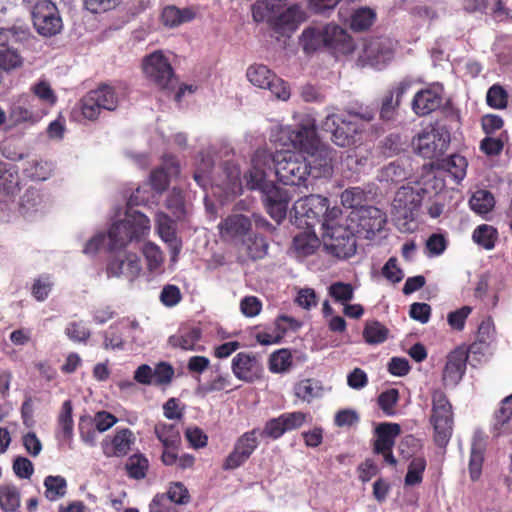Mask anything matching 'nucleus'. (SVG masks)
<instances>
[{"instance_id":"f257e3e1","label":"nucleus","mask_w":512,"mask_h":512,"mask_svg":"<svg viewBox=\"0 0 512 512\" xmlns=\"http://www.w3.org/2000/svg\"><path fill=\"white\" fill-rule=\"evenodd\" d=\"M316 129L315 119L305 115L294 127L283 130L293 148L308 155L310 174L315 179L332 175L334 158V150L320 141Z\"/></svg>"},{"instance_id":"f03ea898","label":"nucleus","mask_w":512,"mask_h":512,"mask_svg":"<svg viewBox=\"0 0 512 512\" xmlns=\"http://www.w3.org/2000/svg\"><path fill=\"white\" fill-rule=\"evenodd\" d=\"M33 39L28 27L0 28V68L11 71L20 68L24 59L20 48Z\"/></svg>"},{"instance_id":"7ed1b4c3","label":"nucleus","mask_w":512,"mask_h":512,"mask_svg":"<svg viewBox=\"0 0 512 512\" xmlns=\"http://www.w3.org/2000/svg\"><path fill=\"white\" fill-rule=\"evenodd\" d=\"M150 230L149 218L140 212L127 215L123 220L112 224L108 231L109 250L117 251L132 241H139Z\"/></svg>"},{"instance_id":"20e7f679","label":"nucleus","mask_w":512,"mask_h":512,"mask_svg":"<svg viewBox=\"0 0 512 512\" xmlns=\"http://www.w3.org/2000/svg\"><path fill=\"white\" fill-rule=\"evenodd\" d=\"M432 409L430 424L434 430V442L438 447H446L449 443L454 426L452 404L447 395L440 389H435L431 395Z\"/></svg>"},{"instance_id":"39448f33","label":"nucleus","mask_w":512,"mask_h":512,"mask_svg":"<svg viewBox=\"0 0 512 512\" xmlns=\"http://www.w3.org/2000/svg\"><path fill=\"white\" fill-rule=\"evenodd\" d=\"M309 161L301 153L276 152V175L285 185L300 186L311 176Z\"/></svg>"},{"instance_id":"423d86ee","label":"nucleus","mask_w":512,"mask_h":512,"mask_svg":"<svg viewBox=\"0 0 512 512\" xmlns=\"http://www.w3.org/2000/svg\"><path fill=\"white\" fill-rule=\"evenodd\" d=\"M248 189L261 192L264 207L274 221L280 224L286 218L289 203L292 200V195L287 189L267 180Z\"/></svg>"},{"instance_id":"0eeeda50","label":"nucleus","mask_w":512,"mask_h":512,"mask_svg":"<svg viewBox=\"0 0 512 512\" xmlns=\"http://www.w3.org/2000/svg\"><path fill=\"white\" fill-rule=\"evenodd\" d=\"M143 71L147 79L160 90L172 91L177 85V78L169 60L157 51L145 57Z\"/></svg>"},{"instance_id":"6e6552de","label":"nucleus","mask_w":512,"mask_h":512,"mask_svg":"<svg viewBox=\"0 0 512 512\" xmlns=\"http://www.w3.org/2000/svg\"><path fill=\"white\" fill-rule=\"evenodd\" d=\"M323 131L331 133V140L339 147H348L356 142V136L363 130L358 121L336 114L326 116L322 122Z\"/></svg>"},{"instance_id":"1a4fd4ad","label":"nucleus","mask_w":512,"mask_h":512,"mask_svg":"<svg viewBox=\"0 0 512 512\" xmlns=\"http://www.w3.org/2000/svg\"><path fill=\"white\" fill-rule=\"evenodd\" d=\"M248 80L256 87L268 89L277 99L287 100L290 87L283 79L263 64H254L247 69Z\"/></svg>"},{"instance_id":"9d476101","label":"nucleus","mask_w":512,"mask_h":512,"mask_svg":"<svg viewBox=\"0 0 512 512\" xmlns=\"http://www.w3.org/2000/svg\"><path fill=\"white\" fill-rule=\"evenodd\" d=\"M32 20L36 31L45 37L58 34L63 27L58 8L50 0H40L34 5Z\"/></svg>"},{"instance_id":"9b49d317","label":"nucleus","mask_w":512,"mask_h":512,"mask_svg":"<svg viewBox=\"0 0 512 512\" xmlns=\"http://www.w3.org/2000/svg\"><path fill=\"white\" fill-rule=\"evenodd\" d=\"M259 429L254 428L239 436L232 451L227 455L222 464L224 471H233L243 466L259 446Z\"/></svg>"},{"instance_id":"f8f14e48","label":"nucleus","mask_w":512,"mask_h":512,"mask_svg":"<svg viewBox=\"0 0 512 512\" xmlns=\"http://www.w3.org/2000/svg\"><path fill=\"white\" fill-rule=\"evenodd\" d=\"M325 247L336 257L346 259L356 253L354 232L348 226L329 227L323 232Z\"/></svg>"},{"instance_id":"ddd939ff","label":"nucleus","mask_w":512,"mask_h":512,"mask_svg":"<svg viewBox=\"0 0 512 512\" xmlns=\"http://www.w3.org/2000/svg\"><path fill=\"white\" fill-rule=\"evenodd\" d=\"M400 433L401 427L397 423L383 422L375 428L376 439L373 443V453L381 455L384 462L391 466L397 465L393 447Z\"/></svg>"},{"instance_id":"4468645a","label":"nucleus","mask_w":512,"mask_h":512,"mask_svg":"<svg viewBox=\"0 0 512 512\" xmlns=\"http://www.w3.org/2000/svg\"><path fill=\"white\" fill-rule=\"evenodd\" d=\"M154 434L163 447L161 462L165 466H171L175 461L174 451L180 449L182 444L179 425L159 421L154 426Z\"/></svg>"},{"instance_id":"2eb2a0df","label":"nucleus","mask_w":512,"mask_h":512,"mask_svg":"<svg viewBox=\"0 0 512 512\" xmlns=\"http://www.w3.org/2000/svg\"><path fill=\"white\" fill-rule=\"evenodd\" d=\"M449 135L432 128L420 133L413 141L414 149L423 158L433 159L444 154L449 146Z\"/></svg>"},{"instance_id":"dca6fc26","label":"nucleus","mask_w":512,"mask_h":512,"mask_svg":"<svg viewBox=\"0 0 512 512\" xmlns=\"http://www.w3.org/2000/svg\"><path fill=\"white\" fill-rule=\"evenodd\" d=\"M326 197L310 194L297 200L293 205V211L296 218H304L307 226H313L320 223L321 218L327 211Z\"/></svg>"},{"instance_id":"f3484780","label":"nucleus","mask_w":512,"mask_h":512,"mask_svg":"<svg viewBox=\"0 0 512 512\" xmlns=\"http://www.w3.org/2000/svg\"><path fill=\"white\" fill-rule=\"evenodd\" d=\"M276 168V153H271L265 148L255 151L251 159V168L244 174L247 188H254L259 183L266 181V170Z\"/></svg>"},{"instance_id":"a211bd4d","label":"nucleus","mask_w":512,"mask_h":512,"mask_svg":"<svg viewBox=\"0 0 512 512\" xmlns=\"http://www.w3.org/2000/svg\"><path fill=\"white\" fill-rule=\"evenodd\" d=\"M411 85L412 82L410 80L403 79L385 91L379 106V117L382 121H392L395 119L402 97L411 88Z\"/></svg>"},{"instance_id":"6ab92c4d","label":"nucleus","mask_w":512,"mask_h":512,"mask_svg":"<svg viewBox=\"0 0 512 512\" xmlns=\"http://www.w3.org/2000/svg\"><path fill=\"white\" fill-rule=\"evenodd\" d=\"M136 437L129 428H117L113 436L105 437L101 442L103 454L108 457H125L135 444Z\"/></svg>"},{"instance_id":"aec40b11","label":"nucleus","mask_w":512,"mask_h":512,"mask_svg":"<svg viewBox=\"0 0 512 512\" xmlns=\"http://www.w3.org/2000/svg\"><path fill=\"white\" fill-rule=\"evenodd\" d=\"M231 369L237 379L248 383L259 379L262 372L258 359L247 352H240L234 356Z\"/></svg>"},{"instance_id":"412c9836","label":"nucleus","mask_w":512,"mask_h":512,"mask_svg":"<svg viewBox=\"0 0 512 512\" xmlns=\"http://www.w3.org/2000/svg\"><path fill=\"white\" fill-rule=\"evenodd\" d=\"M443 100V86L432 85L418 91L412 101V109L418 116H426L441 106Z\"/></svg>"},{"instance_id":"4be33fe9","label":"nucleus","mask_w":512,"mask_h":512,"mask_svg":"<svg viewBox=\"0 0 512 512\" xmlns=\"http://www.w3.org/2000/svg\"><path fill=\"white\" fill-rule=\"evenodd\" d=\"M252 227L250 218L242 214H232L223 219L219 225V234L224 241L245 239Z\"/></svg>"},{"instance_id":"5701e85b","label":"nucleus","mask_w":512,"mask_h":512,"mask_svg":"<svg viewBox=\"0 0 512 512\" xmlns=\"http://www.w3.org/2000/svg\"><path fill=\"white\" fill-rule=\"evenodd\" d=\"M141 270V260L135 253H126L123 256H116L112 258L107 265V275L109 277H119L123 275L130 281L136 279Z\"/></svg>"},{"instance_id":"b1692460","label":"nucleus","mask_w":512,"mask_h":512,"mask_svg":"<svg viewBox=\"0 0 512 512\" xmlns=\"http://www.w3.org/2000/svg\"><path fill=\"white\" fill-rule=\"evenodd\" d=\"M393 56L391 48L380 38L371 39L365 43L360 59L367 65L380 69Z\"/></svg>"},{"instance_id":"393cba45","label":"nucleus","mask_w":512,"mask_h":512,"mask_svg":"<svg viewBox=\"0 0 512 512\" xmlns=\"http://www.w3.org/2000/svg\"><path fill=\"white\" fill-rule=\"evenodd\" d=\"M467 360L468 351L464 347H457L451 351L443 369V382L445 384H457L465 374Z\"/></svg>"},{"instance_id":"a878e982","label":"nucleus","mask_w":512,"mask_h":512,"mask_svg":"<svg viewBox=\"0 0 512 512\" xmlns=\"http://www.w3.org/2000/svg\"><path fill=\"white\" fill-rule=\"evenodd\" d=\"M326 34L325 48L334 53L348 54L353 50V40L351 36L340 26L328 24L324 27Z\"/></svg>"},{"instance_id":"bb28decb","label":"nucleus","mask_w":512,"mask_h":512,"mask_svg":"<svg viewBox=\"0 0 512 512\" xmlns=\"http://www.w3.org/2000/svg\"><path fill=\"white\" fill-rule=\"evenodd\" d=\"M358 228L366 233V237L380 232L385 224L386 217L382 211L376 207L369 206L362 208L357 212Z\"/></svg>"},{"instance_id":"cd10ccee","label":"nucleus","mask_w":512,"mask_h":512,"mask_svg":"<svg viewBox=\"0 0 512 512\" xmlns=\"http://www.w3.org/2000/svg\"><path fill=\"white\" fill-rule=\"evenodd\" d=\"M20 191L18 168L5 162H0V193L14 197Z\"/></svg>"},{"instance_id":"c85d7f7f","label":"nucleus","mask_w":512,"mask_h":512,"mask_svg":"<svg viewBox=\"0 0 512 512\" xmlns=\"http://www.w3.org/2000/svg\"><path fill=\"white\" fill-rule=\"evenodd\" d=\"M298 20L299 9L297 6H291L278 16L269 19V23L276 33L285 35L296 30Z\"/></svg>"},{"instance_id":"c756f323","label":"nucleus","mask_w":512,"mask_h":512,"mask_svg":"<svg viewBox=\"0 0 512 512\" xmlns=\"http://www.w3.org/2000/svg\"><path fill=\"white\" fill-rule=\"evenodd\" d=\"M32 102L33 100L28 101L27 105L25 103L13 105L9 112V119L13 124L36 123L46 114L44 110L34 109Z\"/></svg>"},{"instance_id":"7c9ffc66","label":"nucleus","mask_w":512,"mask_h":512,"mask_svg":"<svg viewBox=\"0 0 512 512\" xmlns=\"http://www.w3.org/2000/svg\"><path fill=\"white\" fill-rule=\"evenodd\" d=\"M195 16L196 12L190 7L181 9L171 5L163 9L161 18L165 26L173 28L192 21Z\"/></svg>"},{"instance_id":"2f4dec72","label":"nucleus","mask_w":512,"mask_h":512,"mask_svg":"<svg viewBox=\"0 0 512 512\" xmlns=\"http://www.w3.org/2000/svg\"><path fill=\"white\" fill-rule=\"evenodd\" d=\"M201 335L199 328L182 329L177 334L170 336L168 343L173 348L198 350L196 345L201 339Z\"/></svg>"},{"instance_id":"473e14b6","label":"nucleus","mask_w":512,"mask_h":512,"mask_svg":"<svg viewBox=\"0 0 512 512\" xmlns=\"http://www.w3.org/2000/svg\"><path fill=\"white\" fill-rule=\"evenodd\" d=\"M469 206L474 213L484 216L495 207L494 195L489 190L479 189L472 194Z\"/></svg>"},{"instance_id":"72a5a7b5","label":"nucleus","mask_w":512,"mask_h":512,"mask_svg":"<svg viewBox=\"0 0 512 512\" xmlns=\"http://www.w3.org/2000/svg\"><path fill=\"white\" fill-rule=\"evenodd\" d=\"M242 245L247 256L252 260L264 258L269 248L266 238L260 234H248V236L243 239Z\"/></svg>"},{"instance_id":"f704fd0d","label":"nucleus","mask_w":512,"mask_h":512,"mask_svg":"<svg viewBox=\"0 0 512 512\" xmlns=\"http://www.w3.org/2000/svg\"><path fill=\"white\" fill-rule=\"evenodd\" d=\"M88 94L96 98V102L102 110L114 111L118 105V97L113 87L107 84H101Z\"/></svg>"},{"instance_id":"c9c22d12","label":"nucleus","mask_w":512,"mask_h":512,"mask_svg":"<svg viewBox=\"0 0 512 512\" xmlns=\"http://www.w3.org/2000/svg\"><path fill=\"white\" fill-rule=\"evenodd\" d=\"M19 489L13 484L0 486V508L3 512H15L20 507Z\"/></svg>"},{"instance_id":"e433bc0d","label":"nucleus","mask_w":512,"mask_h":512,"mask_svg":"<svg viewBox=\"0 0 512 512\" xmlns=\"http://www.w3.org/2000/svg\"><path fill=\"white\" fill-rule=\"evenodd\" d=\"M326 34H324L323 28L310 27L303 31L301 37V43L303 49L307 53H312L320 48H325Z\"/></svg>"},{"instance_id":"4c0bfd02","label":"nucleus","mask_w":512,"mask_h":512,"mask_svg":"<svg viewBox=\"0 0 512 512\" xmlns=\"http://www.w3.org/2000/svg\"><path fill=\"white\" fill-rule=\"evenodd\" d=\"M322 385L320 381L307 378L299 381L294 386L295 396L302 401L310 403L321 395Z\"/></svg>"},{"instance_id":"58836bf2","label":"nucleus","mask_w":512,"mask_h":512,"mask_svg":"<svg viewBox=\"0 0 512 512\" xmlns=\"http://www.w3.org/2000/svg\"><path fill=\"white\" fill-rule=\"evenodd\" d=\"M472 239L484 249L491 250L498 240V231L491 225L481 224L474 229Z\"/></svg>"},{"instance_id":"ea45409f","label":"nucleus","mask_w":512,"mask_h":512,"mask_svg":"<svg viewBox=\"0 0 512 512\" xmlns=\"http://www.w3.org/2000/svg\"><path fill=\"white\" fill-rule=\"evenodd\" d=\"M484 463V448L480 443L474 441L471 446L468 472L472 482H476L481 478Z\"/></svg>"},{"instance_id":"a19ab883","label":"nucleus","mask_w":512,"mask_h":512,"mask_svg":"<svg viewBox=\"0 0 512 512\" xmlns=\"http://www.w3.org/2000/svg\"><path fill=\"white\" fill-rule=\"evenodd\" d=\"M376 19L375 12L367 7L356 9L350 18V28L355 32L369 29Z\"/></svg>"},{"instance_id":"79ce46f5","label":"nucleus","mask_w":512,"mask_h":512,"mask_svg":"<svg viewBox=\"0 0 512 512\" xmlns=\"http://www.w3.org/2000/svg\"><path fill=\"white\" fill-rule=\"evenodd\" d=\"M427 461L423 456L414 457L408 464L404 478L406 486H416L422 483Z\"/></svg>"},{"instance_id":"37998d69","label":"nucleus","mask_w":512,"mask_h":512,"mask_svg":"<svg viewBox=\"0 0 512 512\" xmlns=\"http://www.w3.org/2000/svg\"><path fill=\"white\" fill-rule=\"evenodd\" d=\"M45 496L50 501L62 498L66 494L67 482L62 476L49 475L44 480Z\"/></svg>"},{"instance_id":"c03bdc74","label":"nucleus","mask_w":512,"mask_h":512,"mask_svg":"<svg viewBox=\"0 0 512 512\" xmlns=\"http://www.w3.org/2000/svg\"><path fill=\"white\" fill-rule=\"evenodd\" d=\"M73 406L71 400L63 402L57 423L64 439H70L73 435L74 421L72 417Z\"/></svg>"},{"instance_id":"a18cd8bd","label":"nucleus","mask_w":512,"mask_h":512,"mask_svg":"<svg viewBox=\"0 0 512 512\" xmlns=\"http://www.w3.org/2000/svg\"><path fill=\"white\" fill-rule=\"evenodd\" d=\"M293 364L292 354L288 349L282 348L269 357V370L272 373H283L289 370Z\"/></svg>"},{"instance_id":"49530a36","label":"nucleus","mask_w":512,"mask_h":512,"mask_svg":"<svg viewBox=\"0 0 512 512\" xmlns=\"http://www.w3.org/2000/svg\"><path fill=\"white\" fill-rule=\"evenodd\" d=\"M149 467L148 459L143 454H133L128 458L126 470L128 475L134 479H143L146 477Z\"/></svg>"},{"instance_id":"de8ad7c7","label":"nucleus","mask_w":512,"mask_h":512,"mask_svg":"<svg viewBox=\"0 0 512 512\" xmlns=\"http://www.w3.org/2000/svg\"><path fill=\"white\" fill-rule=\"evenodd\" d=\"M174 376V367L169 362L161 361L153 368V385L159 387L169 386Z\"/></svg>"},{"instance_id":"09e8293b","label":"nucleus","mask_w":512,"mask_h":512,"mask_svg":"<svg viewBox=\"0 0 512 512\" xmlns=\"http://www.w3.org/2000/svg\"><path fill=\"white\" fill-rule=\"evenodd\" d=\"M328 294L335 302L345 305L354 298V287L350 283L333 282L328 287Z\"/></svg>"},{"instance_id":"8fccbe9b","label":"nucleus","mask_w":512,"mask_h":512,"mask_svg":"<svg viewBox=\"0 0 512 512\" xmlns=\"http://www.w3.org/2000/svg\"><path fill=\"white\" fill-rule=\"evenodd\" d=\"M166 207L177 220L184 218L186 213L185 198L180 189L173 188L170 191L166 199Z\"/></svg>"},{"instance_id":"3c124183","label":"nucleus","mask_w":512,"mask_h":512,"mask_svg":"<svg viewBox=\"0 0 512 512\" xmlns=\"http://www.w3.org/2000/svg\"><path fill=\"white\" fill-rule=\"evenodd\" d=\"M467 166L466 158L459 154L451 155L443 161V168H445L457 182L465 177Z\"/></svg>"},{"instance_id":"603ef678","label":"nucleus","mask_w":512,"mask_h":512,"mask_svg":"<svg viewBox=\"0 0 512 512\" xmlns=\"http://www.w3.org/2000/svg\"><path fill=\"white\" fill-rule=\"evenodd\" d=\"M388 329L378 321L367 323L363 330V337L369 344H380L386 341Z\"/></svg>"},{"instance_id":"864d4df0","label":"nucleus","mask_w":512,"mask_h":512,"mask_svg":"<svg viewBox=\"0 0 512 512\" xmlns=\"http://www.w3.org/2000/svg\"><path fill=\"white\" fill-rule=\"evenodd\" d=\"M167 498L173 505H186L190 502L191 496L188 489L182 482H171L166 493Z\"/></svg>"},{"instance_id":"5fc2aeb1","label":"nucleus","mask_w":512,"mask_h":512,"mask_svg":"<svg viewBox=\"0 0 512 512\" xmlns=\"http://www.w3.org/2000/svg\"><path fill=\"white\" fill-rule=\"evenodd\" d=\"M488 106L494 109H505L508 105V93L499 84L492 85L486 95Z\"/></svg>"},{"instance_id":"6e6d98bb","label":"nucleus","mask_w":512,"mask_h":512,"mask_svg":"<svg viewBox=\"0 0 512 512\" xmlns=\"http://www.w3.org/2000/svg\"><path fill=\"white\" fill-rule=\"evenodd\" d=\"M157 230L163 241L174 245L177 242L173 221L168 215L160 213L157 217Z\"/></svg>"},{"instance_id":"4d7b16f0","label":"nucleus","mask_w":512,"mask_h":512,"mask_svg":"<svg viewBox=\"0 0 512 512\" xmlns=\"http://www.w3.org/2000/svg\"><path fill=\"white\" fill-rule=\"evenodd\" d=\"M33 94L48 106H54L57 102V96L51 85L46 80H41L31 87Z\"/></svg>"},{"instance_id":"13d9d810","label":"nucleus","mask_w":512,"mask_h":512,"mask_svg":"<svg viewBox=\"0 0 512 512\" xmlns=\"http://www.w3.org/2000/svg\"><path fill=\"white\" fill-rule=\"evenodd\" d=\"M53 287L49 275H42L34 280L31 287V294L37 301H44L48 298Z\"/></svg>"},{"instance_id":"bf43d9fd","label":"nucleus","mask_w":512,"mask_h":512,"mask_svg":"<svg viewBox=\"0 0 512 512\" xmlns=\"http://www.w3.org/2000/svg\"><path fill=\"white\" fill-rule=\"evenodd\" d=\"M142 252L147 261L149 270H156L163 263V253L156 244L152 242L145 243Z\"/></svg>"},{"instance_id":"052dcab7","label":"nucleus","mask_w":512,"mask_h":512,"mask_svg":"<svg viewBox=\"0 0 512 512\" xmlns=\"http://www.w3.org/2000/svg\"><path fill=\"white\" fill-rule=\"evenodd\" d=\"M79 107L83 117L90 121L96 120L102 110L96 102V98L91 97L88 93L80 99Z\"/></svg>"},{"instance_id":"680f3d73","label":"nucleus","mask_w":512,"mask_h":512,"mask_svg":"<svg viewBox=\"0 0 512 512\" xmlns=\"http://www.w3.org/2000/svg\"><path fill=\"white\" fill-rule=\"evenodd\" d=\"M398 400L399 391L395 388H390L378 396V405L386 415H393L395 413L394 407Z\"/></svg>"},{"instance_id":"e2e57ef3","label":"nucleus","mask_w":512,"mask_h":512,"mask_svg":"<svg viewBox=\"0 0 512 512\" xmlns=\"http://www.w3.org/2000/svg\"><path fill=\"white\" fill-rule=\"evenodd\" d=\"M300 327V323L293 317L280 315L274 322V333L279 337L280 342L283 340L288 329L296 330Z\"/></svg>"},{"instance_id":"0e129e2a","label":"nucleus","mask_w":512,"mask_h":512,"mask_svg":"<svg viewBox=\"0 0 512 512\" xmlns=\"http://www.w3.org/2000/svg\"><path fill=\"white\" fill-rule=\"evenodd\" d=\"M470 306H463L455 311H452L447 316V322L453 330L462 331L465 327L466 319L471 313Z\"/></svg>"},{"instance_id":"69168bd1","label":"nucleus","mask_w":512,"mask_h":512,"mask_svg":"<svg viewBox=\"0 0 512 512\" xmlns=\"http://www.w3.org/2000/svg\"><path fill=\"white\" fill-rule=\"evenodd\" d=\"M285 432L286 430L283 422L281 421V416H278L276 418L269 419L265 423L263 430L261 432L259 431V435L276 440L284 435Z\"/></svg>"},{"instance_id":"338daca9","label":"nucleus","mask_w":512,"mask_h":512,"mask_svg":"<svg viewBox=\"0 0 512 512\" xmlns=\"http://www.w3.org/2000/svg\"><path fill=\"white\" fill-rule=\"evenodd\" d=\"M280 416H281V421L283 422V425L287 432V431H291V430L300 428L306 422L309 414L301 412V411H295V412L283 413Z\"/></svg>"},{"instance_id":"774afa93","label":"nucleus","mask_w":512,"mask_h":512,"mask_svg":"<svg viewBox=\"0 0 512 512\" xmlns=\"http://www.w3.org/2000/svg\"><path fill=\"white\" fill-rule=\"evenodd\" d=\"M149 512H180L166 495L157 493L149 503Z\"/></svg>"}]
</instances>
